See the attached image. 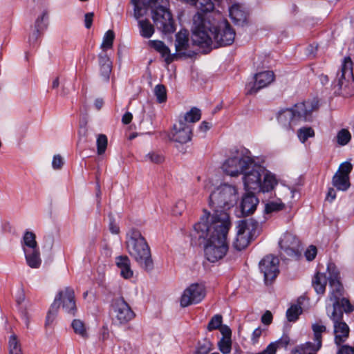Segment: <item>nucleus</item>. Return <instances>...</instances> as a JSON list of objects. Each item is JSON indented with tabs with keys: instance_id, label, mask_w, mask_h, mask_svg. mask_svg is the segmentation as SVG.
Segmentation results:
<instances>
[{
	"instance_id": "6ab92c4d",
	"label": "nucleus",
	"mask_w": 354,
	"mask_h": 354,
	"mask_svg": "<svg viewBox=\"0 0 354 354\" xmlns=\"http://www.w3.org/2000/svg\"><path fill=\"white\" fill-rule=\"evenodd\" d=\"M171 134L172 140L181 144L187 143L192 138V127L180 120L178 124H174Z\"/></svg>"
},
{
	"instance_id": "4d7b16f0",
	"label": "nucleus",
	"mask_w": 354,
	"mask_h": 354,
	"mask_svg": "<svg viewBox=\"0 0 354 354\" xmlns=\"http://www.w3.org/2000/svg\"><path fill=\"white\" fill-rule=\"evenodd\" d=\"M262 329L261 328H257L252 333V341L253 344H255L258 342L259 338L261 335Z\"/></svg>"
},
{
	"instance_id": "f704fd0d",
	"label": "nucleus",
	"mask_w": 354,
	"mask_h": 354,
	"mask_svg": "<svg viewBox=\"0 0 354 354\" xmlns=\"http://www.w3.org/2000/svg\"><path fill=\"white\" fill-rule=\"evenodd\" d=\"M297 136L299 140L304 143L308 138L315 136V131L311 127H302L298 130Z\"/></svg>"
},
{
	"instance_id": "c85d7f7f",
	"label": "nucleus",
	"mask_w": 354,
	"mask_h": 354,
	"mask_svg": "<svg viewBox=\"0 0 354 354\" xmlns=\"http://www.w3.org/2000/svg\"><path fill=\"white\" fill-rule=\"evenodd\" d=\"M138 26L142 37L145 38H150L153 35V26L148 20H140L138 21Z\"/></svg>"
},
{
	"instance_id": "58836bf2",
	"label": "nucleus",
	"mask_w": 354,
	"mask_h": 354,
	"mask_svg": "<svg viewBox=\"0 0 354 354\" xmlns=\"http://www.w3.org/2000/svg\"><path fill=\"white\" fill-rule=\"evenodd\" d=\"M213 350L212 343L207 339L199 342L194 354H209Z\"/></svg>"
},
{
	"instance_id": "9d476101",
	"label": "nucleus",
	"mask_w": 354,
	"mask_h": 354,
	"mask_svg": "<svg viewBox=\"0 0 354 354\" xmlns=\"http://www.w3.org/2000/svg\"><path fill=\"white\" fill-rule=\"evenodd\" d=\"M335 93L344 97L354 94V77L353 73V62L350 57H346L342 61L341 73L333 83Z\"/></svg>"
},
{
	"instance_id": "8fccbe9b",
	"label": "nucleus",
	"mask_w": 354,
	"mask_h": 354,
	"mask_svg": "<svg viewBox=\"0 0 354 354\" xmlns=\"http://www.w3.org/2000/svg\"><path fill=\"white\" fill-rule=\"evenodd\" d=\"M111 72V64L108 65L107 64L102 65L100 66V73L101 75L103 77L104 81H108L109 79V75Z\"/></svg>"
},
{
	"instance_id": "393cba45",
	"label": "nucleus",
	"mask_w": 354,
	"mask_h": 354,
	"mask_svg": "<svg viewBox=\"0 0 354 354\" xmlns=\"http://www.w3.org/2000/svg\"><path fill=\"white\" fill-rule=\"evenodd\" d=\"M27 265L31 268H39L41 264L39 248L24 251Z\"/></svg>"
},
{
	"instance_id": "5701e85b",
	"label": "nucleus",
	"mask_w": 354,
	"mask_h": 354,
	"mask_svg": "<svg viewBox=\"0 0 354 354\" xmlns=\"http://www.w3.org/2000/svg\"><path fill=\"white\" fill-rule=\"evenodd\" d=\"M259 203L258 198L253 194H246L242 198L241 209L243 215H248L254 212Z\"/></svg>"
},
{
	"instance_id": "6e6d98bb",
	"label": "nucleus",
	"mask_w": 354,
	"mask_h": 354,
	"mask_svg": "<svg viewBox=\"0 0 354 354\" xmlns=\"http://www.w3.org/2000/svg\"><path fill=\"white\" fill-rule=\"evenodd\" d=\"M221 333L222 338L231 339L232 331L231 329L226 325L222 326L218 328Z\"/></svg>"
},
{
	"instance_id": "bf43d9fd",
	"label": "nucleus",
	"mask_w": 354,
	"mask_h": 354,
	"mask_svg": "<svg viewBox=\"0 0 354 354\" xmlns=\"http://www.w3.org/2000/svg\"><path fill=\"white\" fill-rule=\"evenodd\" d=\"M109 230L112 234H118L120 232V227L113 221H111Z\"/></svg>"
},
{
	"instance_id": "39448f33",
	"label": "nucleus",
	"mask_w": 354,
	"mask_h": 354,
	"mask_svg": "<svg viewBox=\"0 0 354 354\" xmlns=\"http://www.w3.org/2000/svg\"><path fill=\"white\" fill-rule=\"evenodd\" d=\"M243 182L247 191H258L263 193L272 191L277 185L274 174L267 171L256 162L243 174Z\"/></svg>"
},
{
	"instance_id": "e433bc0d",
	"label": "nucleus",
	"mask_w": 354,
	"mask_h": 354,
	"mask_svg": "<svg viewBox=\"0 0 354 354\" xmlns=\"http://www.w3.org/2000/svg\"><path fill=\"white\" fill-rule=\"evenodd\" d=\"M9 354H23L20 344L15 335H12L10 337Z\"/></svg>"
},
{
	"instance_id": "ddd939ff",
	"label": "nucleus",
	"mask_w": 354,
	"mask_h": 354,
	"mask_svg": "<svg viewBox=\"0 0 354 354\" xmlns=\"http://www.w3.org/2000/svg\"><path fill=\"white\" fill-rule=\"evenodd\" d=\"M315 344L308 342L297 347L292 354H316L322 347V334L326 331V326L316 322L312 324Z\"/></svg>"
},
{
	"instance_id": "cd10ccee",
	"label": "nucleus",
	"mask_w": 354,
	"mask_h": 354,
	"mask_svg": "<svg viewBox=\"0 0 354 354\" xmlns=\"http://www.w3.org/2000/svg\"><path fill=\"white\" fill-rule=\"evenodd\" d=\"M333 185L338 190L346 191L350 187L349 176L335 174L333 178Z\"/></svg>"
},
{
	"instance_id": "4be33fe9",
	"label": "nucleus",
	"mask_w": 354,
	"mask_h": 354,
	"mask_svg": "<svg viewBox=\"0 0 354 354\" xmlns=\"http://www.w3.org/2000/svg\"><path fill=\"white\" fill-rule=\"evenodd\" d=\"M148 45L160 53L167 64H170L176 58V55L171 54L169 48L161 41L149 40Z\"/></svg>"
},
{
	"instance_id": "864d4df0",
	"label": "nucleus",
	"mask_w": 354,
	"mask_h": 354,
	"mask_svg": "<svg viewBox=\"0 0 354 354\" xmlns=\"http://www.w3.org/2000/svg\"><path fill=\"white\" fill-rule=\"evenodd\" d=\"M339 346L337 354H354V346L348 345H340Z\"/></svg>"
},
{
	"instance_id": "2f4dec72",
	"label": "nucleus",
	"mask_w": 354,
	"mask_h": 354,
	"mask_svg": "<svg viewBox=\"0 0 354 354\" xmlns=\"http://www.w3.org/2000/svg\"><path fill=\"white\" fill-rule=\"evenodd\" d=\"M48 13L47 10H44L37 17L35 22L34 28H37L38 30H44L48 26Z\"/></svg>"
},
{
	"instance_id": "a211bd4d",
	"label": "nucleus",
	"mask_w": 354,
	"mask_h": 354,
	"mask_svg": "<svg viewBox=\"0 0 354 354\" xmlns=\"http://www.w3.org/2000/svg\"><path fill=\"white\" fill-rule=\"evenodd\" d=\"M279 247L288 256L297 257L300 242L297 237L291 233H285L280 239Z\"/></svg>"
},
{
	"instance_id": "0e129e2a",
	"label": "nucleus",
	"mask_w": 354,
	"mask_h": 354,
	"mask_svg": "<svg viewBox=\"0 0 354 354\" xmlns=\"http://www.w3.org/2000/svg\"><path fill=\"white\" fill-rule=\"evenodd\" d=\"M289 337L288 336H283L277 342V344L282 346H286L289 344Z\"/></svg>"
},
{
	"instance_id": "dca6fc26",
	"label": "nucleus",
	"mask_w": 354,
	"mask_h": 354,
	"mask_svg": "<svg viewBox=\"0 0 354 354\" xmlns=\"http://www.w3.org/2000/svg\"><path fill=\"white\" fill-rule=\"evenodd\" d=\"M274 80V74L272 71H266L255 74L252 81L247 83L245 86L246 94L253 95L259 90L268 86Z\"/></svg>"
},
{
	"instance_id": "423d86ee",
	"label": "nucleus",
	"mask_w": 354,
	"mask_h": 354,
	"mask_svg": "<svg viewBox=\"0 0 354 354\" xmlns=\"http://www.w3.org/2000/svg\"><path fill=\"white\" fill-rule=\"evenodd\" d=\"M126 246L130 256L140 267L147 271L153 269L149 246L139 230L132 228L127 233Z\"/></svg>"
},
{
	"instance_id": "338daca9",
	"label": "nucleus",
	"mask_w": 354,
	"mask_h": 354,
	"mask_svg": "<svg viewBox=\"0 0 354 354\" xmlns=\"http://www.w3.org/2000/svg\"><path fill=\"white\" fill-rule=\"evenodd\" d=\"M104 104V101L101 98H97L95 100V102H94V105H95V107L97 109V110H100L102 106Z\"/></svg>"
},
{
	"instance_id": "de8ad7c7",
	"label": "nucleus",
	"mask_w": 354,
	"mask_h": 354,
	"mask_svg": "<svg viewBox=\"0 0 354 354\" xmlns=\"http://www.w3.org/2000/svg\"><path fill=\"white\" fill-rule=\"evenodd\" d=\"M352 168L353 166L349 162H344L340 165L338 171L335 174L349 176Z\"/></svg>"
},
{
	"instance_id": "680f3d73",
	"label": "nucleus",
	"mask_w": 354,
	"mask_h": 354,
	"mask_svg": "<svg viewBox=\"0 0 354 354\" xmlns=\"http://www.w3.org/2000/svg\"><path fill=\"white\" fill-rule=\"evenodd\" d=\"M261 321L265 324H269L272 321V314L270 312H266L261 317Z\"/></svg>"
},
{
	"instance_id": "09e8293b",
	"label": "nucleus",
	"mask_w": 354,
	"mask_h": 354,
	"mask_svg": "<svg viewBox=\"0 0 354 354\" xmlns=\"http://www.w3.org/2000/svg\"><path fill=\"white\" fill-rule=\"evenodd\" d=\"M317 248L311 245L307 248L304 252V256L307 261H313L317 256Z\"/></svg>"
},
{
	"instance_id": "052dcab7",
	"label": "nucleus",
	"mask_w": 354,
	"mask_h": 354,
	"mask_svg": "<svg viewBox=\"0 0 354 354\" xmlns=\"http://www.w3.org/2000/svg\"><path fill=\"white\" fill-rule=\"evenodd\" d=\"M211 127V123L203 121L199 126L198 129L201 132L205 133L206 131L210 129Z\"/></svg>"
},
{
	"instance_id": "a878e982",
	"label": "nucleus",
	"mask_w": 354,
	"mask_h": 354,
	"mask_svg": "<svg viewBox=\"0 0 354 354\" xmlns=\"http://www.w3.org/2000/svg\"><path fill=\"white\" fill-rule=\"evenodd\" d=\"M21 246L23 251L39 248L35 233L30 231H26L21 241Z\"/></svg>"
},
{
	"instance_id": "1a4fd4ad",
	"label": "nucleus",
	"mask_w": 354,
	"mask_h": 354,
	"mask_svg": "<svg viewBox=\"0 0 354 354\" xmlns=\"http://www.w3.org/2000/svg\"><path fill=\"white\" fill-rule=\"evenodd\" d=\"M149 3L154 25L163 33L174 32L175 27L171 12L167 8L168 0H145Z\"/></svg>"
},
{
	"instance_id": "72a5a7b5",
	"label": "nucleus",
	"mask_w": 354,
	"mask_h": 354,
	"mask_svg": "<svg viewBox=\"0 0 354 354\" xmlns=\"http://www.w3.org/2000/svg\"><path fill=\"white\" fill-rule=\"evenodd\" d=\"M201 110L193 107L190 111L187 112L184 116L185 122H196L198 121L201 118Z\"/></svg>"
},
{
	"instance_id": "7ed1b4c3",
	"label": "nucleus",
	"mask_w": 354,
	"mask_h": 354,
	"mask_svg": "<svg viewBox=\"0 0 354 354\" xmlns=\"http://www.w3.org/2000/svg\"><path fill=\"white\" fill-rule=\"evenodd\" d=\"M192 32L194 44L207 48L208 51L212 48L230 46L235 39V31L227 21L216 26L200 13L193 17Z\"/></svg>"
},
{
	"instance_id": "3c124183",
	"label": "nucleus",
	"mask_w": 354,
	"mask_h": 354,
	"mask_svg": "<svg viewBox=\"0 0 354 354\" xmlns=\"http://www.w3.org/2000/svg\"><path fill=\"white\" fill-rule=\"evenodd\" d=\"M185 209V203L183 201H178L172 209V213L174 215H180Z\"/></svg>"
},
{
	"instance_id": "4c0bfd02",
	"label": "nucleus",
	"mask_w": 354,
	"mask_h": 354,
	"mask_svg": "<svg viewBox=\"0 0 354 354\" xmlns=\"http://www.w3.org/2000/svg\"><path fill=\"white\" fill-rule=\"evenodd\" d=\"M285 207L283 203H282L280 198H278L275 201H271L266 203L265 207V211L266 213H272L274 212H278L283 209Z\"/></svg>"
},
{
	"instance_id": "13d9d810",
	"label": "nucleus",
	"mask_w": 354,
	"mask_h": 354,
	"mask_svg": "<svg viewBox=\"0 0 354 354\" xmlns=\"http://www.w3.org/2000/svg\"><path fill=\"white\" fill-rule=\"evenodd\" d=\"M99 63L100 66H102V65H104L106 64H107L108 65L111 64L109 58L105 54H100L99 55Z\"/></svg>"
},
{
	"instance_id": "9b49d317",
	"label": "nucleus",
	"mask_w": 354,
	"mask_h": 354,
	"mask_svg": "<svg viewBox=\"0 0 354 354\" xmlns=\"http://www.w3.org/2000/svg\"><path fill=\"white\" fill-rule=\"evenodd\" d=\"M236 229V236L233 244L237 250H241L259 234L261 227L259 223L254 219L248 218L239 221Z\"/></svg>"
},
{
	"instance_id": "4468645a",
	"label": "nucleus",
	"mask_w": 354,
	"mask_h": 354,
	"mask_svg": "<svg viewBox=\"0 0 354 354\" xmlns=\"http://www.w3.org/2000/svg\"><path fill=\"white\" fill-rule=\"evenodd\" d=\"M205 296V286L201 283H192L183 292L180 304L182 307L200 303Z\"/></svg>"
},
{
	"instance_id": "79ce46f5",
	"label": "nucleus",
	"mask_w": 354,
	"mask_h": 354,
	"mask_svg": "<svg viewBox=\"0 0 354 354\" xmlns=\"http://www.w3.org/2000/svg\"><path fill=\"white\" fill-rule=\"evenodd\" d=\"M223 317L221 315L216 314L214 315L209 322L207 329L209 331L218 329L222 324Z\"/></svg>"
},
{
	"instance_id": "bb28decb",
	"label": "nucleus",
	"mask_w": 354,
	"mask_h": 354,
	"mask_svg": "<svg viewBox=\"0 0 354 354\" xmlns=\"http://www.w3.org/2000/svg\"><path fill=\"white\" fill-rule=\"evenodd\" d=\"M194 4L198 10V12L196 14L200 13L205 17L209 19L207 12H210L214 10V5L212 1L211 0H196V3Z\"/></svg>"
},
{
	"instance_id": "69168bd1",
	"label": "nucleus",
	"mask_w": 354,
	"mask_h": 354,
	"mask_svg": "<svg viewBox=\"0 0 354 354\" xmlns=\"http://www.w3.org/2000/svg\"><path fill=\"white\" fill-rule=\"evenodd\" d=\"M336 197L335 191L333 189H330L327 194V200L333 201Z\"/></svg>"
},
{
	"instance_id": "6e6552de",
	"label": "nucleus",
	"mask_w": 354,
	"mask_h": 354,
	"mask_svg": "<svg viewBox=\"0 0 354 354\" xmlns=\"http://www.w3.org/2000/svg\"><path fill=\"white\" fill-rule=\"evenodd\" d=\"M255 162L251 152L243 147L232 151L230 156L222 165L223 171L230 176L243 174Z\"/></svg>"
},
{
	"instance_id": "0eeeda50",
	"label": "nucleus",
	"mask_w": 354,
	"mask_h": 354,
	"mask_svg": "<svg viewBox=\"0 0 354 354\" xmlns=\"http://www.w3.org/2000/svg\"><path fill=\"white\" fill-rule=\"evenodd\" d=\"M237 199L236 187L228 183H222L214 188L209 196V205L213 209V213L211 214L205 209L203 214L205 212L209 214V221H211L212 216L215 214H220L221 212L227 214L226 210L233 207L236 203Z\"/></svg>"
},
{
	"instance_id": "c9c22d12",
	"label": "nucleus",
	"mask_w": 354,
	"mask_h": 354,
	"mask_svg": "<svg viewBox=\"0 0 354 354\" xmlns=\"http://www.w3.org/2000/svg\"><path fill=\"white\" fill-rule=\"evenodd\" d=\"M144 160L151 163L160 164L164 162L165 158L160 153L151 151L145 156Z\"/></svg>"
},
{
	"instance_id": "5fc2aeb1",
	"label": "nucleus",
	"mask_w": 354,
	"mask_h": 354,
	"mask_svg": "<svg viewBox=\"0 0 354 354\" xmlns=\"http://www.w3.org/2000/svg\"><path fill=\"white\" fill-rule=\"evenodd\" d=\"M94 13L93 12H88L84 15V26L86 28H90L92 26L93 20Z\"/></svg>"
},
{
	"instance_id": "2eb2a0df",
	"label": "nucleus",
	"mask_w": 354,
	"mask_h": 354,
	"mask_svg": "<svg viewBox=\"0 0 354 354\" xmlns=\"http://www.w3.org/2000/svg\"><path fill=\"white\" fill-rule=\"evenodd\" d=\"M112 310L114 319L120 324H127L135 317V313L122 297L113 300Z\"/></svg>"
},
{
	"instance_id": "f3484780",
	"label": "nucleus",
	"mask_w": 354,
	"mask_h": 354,
	"mask_svg": "<svg viewBox=\"0 0 354 354\" xmlns=\"http://www.w3.org/2000/svg\"><path fill=\"white\" fill-rule=\"evenodd\" d=\"M279 263L278 258L272 255L266 256L259 262V268L263 273L266 284L272 283L279 274Z\"/></svg>"
},
{
	"instance_id": "412c9836",
	"label": "nucleus",
	"mask_w": 354,
	"mask_h": 354,
	"mask_svg": "<svg viewBox=\"0 0 354 354\" xmlns=\"http://www.w3.org/2000/svg\"><path fill=\"white\" fill-rule=\"evenodd\" d=\"M189 44V33L187 30H181L176 35V55H185L186 50L188 49Z\"/></svg>"
},
{
	"instance_id": "49530a36",
	"label": "nucleus",
	"mask_w": 354,
	"mask_h": 354,
	"mask_svg": "<svg viewBox=\"0 0 354 354\" xmlns=\"http://www.w3.org/2000/svg\"><path fill=\"white\" fill-rule=\"evenodd\" d=\"M44 30H38L36 28H34V30L32 31V32L30 34L28 37V43L30 46L35 47L37 45L38 41L39 38L41 37V32Z\"/></svg>"
},
{
	"instance_id": "603ef678",
	"label": "nucleus",
	"mask_w": 354,
	"mask_h": 354,
	"mask_svg": "<svg viewBox=\"0 0 354 354\" xmlns=\"http://www.w3.org/2000/svg\"><path fill=\"white\" fill-rule=\"evenodd\" d=\"M64 165V160L62 156L59 154L55 155L52 161V166L54 169H59Z\"/></svg>"
},
{
	"instance_id": "20e7f679",
	"label": "nucleus",
	"mask_w": 354,
	"mask_h": 354,
	"mask_svg": "<svg viewBox=\"0 0 354 354\" xmlns=\"http://www.w3.org/2000/svg\"><path fill=\"white\" fill-rule=\"evenodd\" d=\"M317 108L318 102L313 100L297 103L290 109H281L277 115L278 124L282 130L289 134L300 122L310 120L313 111Z\"/></svg>"
},
{
	"instance_id": "37998d69",
	"label": "nucleus",
	"mask_w": 354,
	"mask_h": 354,
	"mask_svg": "<svg viewBox=\"0 0 354 354\" xmlns=\"http://www.w3.org/2000/svg\"><path fill=\"white\" fill-rule=\"evenodd\" d=\"M220 351L223 354H229L232 349L231 339L221 338L218 343Z\"/></svg>"
},
{
	"instance_id": "a19ab883",
	"label": "nucleus",
	"mask_w": 354,
	"mask_h": 354,
	"mask_svg": "<svg viewBox=\"0 0 354 354\" xmlns=\"http://www.w3.org/2000/svg\"><path fill=\"white\" fill-rule=\"evenodd\" d=\"M154 94L159 103L165 102L167 100L166 88L162 84H158L154 88Z\"/></svg>"
},
{
	"instance_id": "b1692460",
	"label": "nucleus",
	"mask_w": 354,
	"mask_h": 354,
	"mask_svg": "<svg viewBox=\"0 0 354 354\" xmlns=\"http://www.w3.org/2000/svg\"><path fill=\"white\" fill-rule=\"evenodd\" d=\"M115 263L120 270V274L124 279H130L133 276L131 262L127 256H118L115 258Z\"/></svg>"
},
{
	"instance_id": "aec40b11",
	"label": "nucleus",
	"mask_w": 354,
	"mask_h": 354,
	"mask_svg": "<svg viewBox=\"0 0 354 354\" xmlns=\"http://www.w3.org/2000/svg\"><path fill=\"white\" fill-rule=\"evenodd\" d=\"M229 15L232 21L238 26L243 25L247 19V12L243 6L234 3L229 6Z\"/></svg>"
},
{
	"instance_id": "e2e57ef3",
	"label": "nucleus",
	"mask_w": 354,
	"mask_h": 354,
	"mask_svg": "<svg viewBox=\"0 0 354 354\" xmlns=\"http://www.w3.org/2000/svg\"><path fill=\"white\" fill-rule=\"evenodd\" d=\"M132 118H133L132 114L129 112H127L122 116V121L124 124H128L131 122Z\"/></svg>"
},
{
	"instance_id": "f03ea898",
	"label": "nucleus",
	"mask_w": 354,
	"mask_h": 354,
	"mask_svg": "<svg viewBox=\"0 0 354 354\" xmlns=\"http://www.w3.org/2000/svg\"><path fill=\"white\" fill-rule=\"evenodd\" d=\"M231 223L228 214L221 212L212 216L205 212L200 221L194 226L192 236L196 239L206 240L204 246L207 259L212 263L223 259L228 250L227 236Z\"/></svg>"
},
{
	"instance_id": "473e14b6",
	"label": "nucleus",
	"mask_w": 354,
	"mask_h": 354,
	"mask_svg": "<svg viewBox=\"0 0 354 354\" xmlns=\"http://www.w3.org/2000/svg\"><path fill=\"white\" fill-rule=\"evenodd\" d=\"M115 38L114 32L111 30L106 31L103 37V41L101 44V48L103 50L110 49L113 46V40Z\"/></svg>"
},
{
	"instance_id": "c03bdc74",
	"label": "nucleus",
	"mask_w": 354,
	"mask_h": 354,
	"mask_svg": "<svg viewBox=\"0 0 354 354\" xmlns=\"http://www.w3.org/2000/svg\"><path fill=\"white\" fill-rule=\"evenodd\" d=\"M131 1L134 5V17L138 19L143 15L140 5L149 8V3H145V0H131Z\"/></svg>"
},
{
	"instance_id": "c756f323",
	"label": "nucleus",
	"mask_w": 354,
	"mask_h": 354,
	"mask_svg": "<svg viewBox=\"0 0 354 354\" xmlns=\"http://www.w3.org/2000/svg\"><path fill=\"white\" fill-rule=\"evenodd\" d=\"M302 313V308L300 304H292L286 311V317L289 322H295Z\"/></svg>"
},
{
	"instance_id": "7c9ffc66",
	"label": "nucleus",
	"mask_w": 354,
	"mask_h": 354,
	"mask_svg": "<svg viewBox=\"0 0 354 354\" xmlns=\"http://www.w3.org/2000/svg\"><path fill=\"white\" fill-rule=\"evenodd\" d=\"M71 326L77 335H80L82 338H87L88 334L85 325L82 321L80 319H74L72 322Z\"/></svg>"
},
{
	"instance_id": "ea45409f",
	"label": "nucleus",
	"mask_w": 354,
	"mask_h": 354,
	"mask_svg": "<svg viewBox=\"0 0 354 354\" xmlns=\"http://www.w3.org/2000/svg\"><path fill=\"white\" fill-rule=\"evenodd\" d=\"M351 135L347 129H342L337 133V142L339 145H346L351 140Z\"/></svg>"
},
{
	"instance_id": "a18cd8bd",
	"label": "nucleus",
	"mask_w": 354,
	"mask_h": 354,
	"mask_svg": "<svg viewBox=\"0 0 354 354\" xmlns=\"http://www.w3.org/2000/svg\"><path fill=\"white\" fill-rule=\"evenodd\" d=\"M107 147V138L105 135L100 134L97 138V153L101 155L105 152Z\"/></svg>"
},
{
	"instance_id": "f8f14e48",
	"label": "nucleus",
	"mask_w": 354,
	"mask_h": 354,
	"mask_svg": "<svg viewBox=\"0 0 354 354\" xmlns=\"http://www.w3.org/2000/svg\"><path fill=\"white\" fill-rule=\"evenodd\" d=\"M62 302V308L66 313L74 315L77 309L75 301L74 290L71 288H66L60 291L51 304L46 316V324L49 325L54 321L58 308Z\"/></svg>"
},
{
	"instance_id": "774afa93",
	"label": "nucleus",
	"mask_w": 354,
	"mask_h": 354,
	"mask_svg": "<svg viewBox=\"0 0 354 354\" xmlns=\"http://www.w3.org/2000/svg\"><path fill=\"white\" fill-rule=\"evenodd\" d=\"M317 50V46H313V45H310L309 46V47L308 48V54L309 55H311V56H315V50Z\"/></svg>"
},
{
	"instance_id": "f257e3e1",
	"label": "nucleus",
	"mask_w": 354,
	"mask_h": 354,
	"mask_svg": "<svg viewBox=\"0 0 354 354\" xmlns=\"http://www.w3.org/2000/svg\"><path fill=\"white\" fill-rule=\"evenodd\" d=\"M327 281L330 286L328 300L332 302V306L326 305V314L333 324L335 344L340 346L347 340L350 333L348 326L343 321L344 312L348 313L354 308L346 298L342 297L339 272L332 263L328 264L326 273L317 272L313 279V286L317 294L324 293Z\"/></svg>"
}]
</instances>
